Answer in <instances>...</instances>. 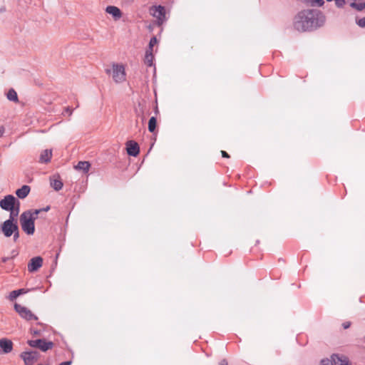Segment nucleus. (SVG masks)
Segmentation results:
<instances>
[{
  "instance_id": "nucleus-1",
  "label": "nucleus",
  "mask_w": 365,
  "mask_h": 365,
  "mask_svg": "<svg viewBox=\"0 0 365 365\" xmlns=\"http://www.w3.org/2000/svg\"><path fill=\"white\" fill-rule=\"evenodd\" d=\"M326 18L317 9H305L299 11L294 17V27L300 32L312 31L322 26Z\"/></svg>"
},
{
  "instance_id": "nucleus-2",
  "label": "nucleus",
  "mask_w": 365,
  "mask_h": 365,
  "mask_svg": "<svg viewBox=\"0 0 365 365\" xmlns=\"http://www.w3.org/2000/svg\"><path fill=\"white\" fill-rule=\"evenodd\" d=\"M36 220V217L33 216L31 210H26L20 215V224L25 233L29 235H34L35 232Z\"/></svg>"
},
{
  "instance_id": "nucleus-3",
  "label": "nucleus",
  "mask_w": 365,
  "mask_h": 365,
  "mask_svg": "<svg viewBox=\"0 0 365 365\" xmlns=\"http://www.w3.org/2000/svg\"><path fill=\"white\" fill-rule=\"evenodd\" d=\"M149 14L156 19L155 24L159 27L168 19L166 17L165 7L161 5L150 6L149 8Z\"/></svg>"
},
{
  "instance_id": "nucleus-4",
  "label": "nucleus",
  "mask_w": 365,
  "mask_h": 365,
  "mask_svg": "<svg viewBox=\"0 0 365 365\" xmlns=\"http://www.w3.org/2000/svg\"><path fill=\"white\" fill-rule=\"evenodd\" d=\"M17 227L18 223L16 220L8 219L1 225L0 230L5 237H10L12 236Z\"/></svg>"
},
{
  "instance_id": "nucleus-5",
  "label": "nucleus",
  "mask_w": 365,
  "mask_h": 365,
  "mask_svg": "<svg viewBox=\"0 0 365 365\" xmlns=\"http://www.w3.org/2000/svg\"><path fill=\"white\" fill-rule=\"evenodd\" d=\"M27 344L34 348H38L41 351L46 352L49 349H51L54 344L52 341H46L44 339H38L35 340H28Z\"/></svg>"
},
{
  "instance_id": "nucleus-6",
  "label": "nucleus",
  "mask_w": 365,
  "mask_h": 365,
  "mask_svg": "<svg viewBox=\"0 0 365 365\" xmlns=\"http://www.w3.org/2000/svg\"><path fill=\"white\" fill-rule=\"evenodd\" d=\"M24 365H34L40 358V354L37 351H26L20 354Z\"/></svg>"
},
{
  "instance_id": "nucleus-7",
  "label": "nucleus",
  "mask_w": 365,
  "mask_h": 365,
  "mask_svg": "<svg viewBox=\"0 0 365 365\" xmlns=\"http://www.w3.org/2000/svg\"><path fill=\"white\" fill-rule=\"evenodd\" d=\"M14 307L15 311L19 314V315L21 318L27 321L38 319V317L34 314H33L32 312L27 307L21 306V304H19L17 303H15Z\"/></svg>"
},
{
  "instance_id": "nucleus-8",
  "label": "nucleus",
  "mask_w": 365,
  "mask_h": 365,
  "mask_svg": "<svg viewBox=\"0 0 365 365\" xmlns=\"http://www.w3.org/2000/svg\"><path fill=\"white\" fill-rule=\"evenodd\" d=\"M112 76L115 83H121L125 80V68L123 65L113 64Z\"/></svg>"
},
{
  "instance_id": "nucleus-9",
  "label": "nucleus",
  "mask_w": 365,
  "mask_h": 365,
  "mask_svg": "<svg viewBox=\"0 0 365 365\" xmlns=\"http://www.w3.org/2000/svg\"><path fill=\"white\" fill-rule=\"evenodd\" d=\"M17 200L18 199L16 198L14 195H7L0 200V207L2 210L9 212L14 207Z\"/></svg>"
},
{
  "instance_id": "nucleus-10",
  "label": "nucleus",
  "mask_w": 365,
  "mask_h": 365,
  "mask_svg": "<svg viewBox=\"0 0 365 365\" xmlns=\"http://www.w3.org/2000/svg\"><path fill=\"white\" fill-rule=\"evenodd\" d=\"M43 264V258L40 256L33 257L28 264V271L29 272H36Z\"/></svg>"
},
{
  "instance_id": "nucleus-11",
  "label": "nucleus",
  "mask_w": 365,
  "mask_h": 365,
  "mask_svg": "<svg viewBox=\"0 0 365 365\" xmlns=\"http://www.w3.org/2000/svg\"><path fill=\"white\" fill-rule=\"evenodd\" d=\"M126 151L128 155L136 157L140 153V147L134 140H128L126 143Z\"/></svg>"
},
{
  "instance_id": "nucleus-12",
  "label": "nucleus",
  "mask_w": 365,
  "mask_h": 365,
  "mask_svg": "<svg viewBox=\"0 0 365 365\" xmlns=\"http://www.w3.org/2000/svg\"><path fill=\"white\" fill-rule=\"evenodd\" d=\"M0 348L4 354H8L12 351L13 343L10 339L2 338L0 339Z\"/></svg>"
},
{
  "instance_id": "nucleus-13",
  "label": "nucleus",
  "mask_w": 365,
  "mask_h": 365,
  "mask_svg": "<svg viewBox=\"0 0 365 365\" xmlns=\"http://www.w3.org/2000/svg\"><path fill=\"white\" fill-rule=\"evenodd\" d=\"M106 12L110 14L115 20H118L122 16L120 9L115 6H108L106 8Z\"/></svg>"
},
{
  "instance_id": "nucleus-14",
  "label": "nucleus",
  "mask_w": 365,
  "mask_h": 365,
  "mask_svg": "<svg viewBox=\"0 0 365 365\" xmlns=\"http://www.w3.org/2000/svg\"><path fill=\"white\" fill-rule=\"evenodd\" d=\"M52 157V150L46 149L43 150L39 157V162L41 163H48L51 161Z\"/></svg>"
},
{
  "instance_id": "nucleus-15",
  "label": "nucleus",
  "mask_w": 365,
  "mask_h": 365,
  "mask_svg": "<svg viewBox=\"0 0 365 365\" xmlns=\"http://www.w3.org/2000/svg\"><path fill=\"white\" fill-rule=\"evenodd\" d=\"M31 188L29 185H24L16 190V195L20 199H24L29 194Z\"/></svg>"
},
{
  "instance_id": "nucleus-16",
  "label": "nucleus",
  "mask_w": 365,
  "mask_h": 365,
  "mask_svg": "<svg viewBox=\"0 0 365 365\" xmlns=\"http://www.w3.org/2000/svg\"><path fill=\"white\" fill-rule=\"evenodd\" d=\"M30 291V289H24V288H22V289H16V290H14L12 292H10L9 297H8V299L10 300V301H14V299H16L19 296L21 295V294H26L28 293Z\"/></svg>"
},
{
  "instance_id": "nucleus-17",
  "label": "nucleus",
  "mask_w": 365,
  "mask_h": 365,
  "mask_svg": "<svg viewBox=\"0 0 365 365\" xmlns=\"http://www.w3.org/2000/svg\"><path fill=\"white\" fill-rule=\"evenodd\" d=\"M20 205H21V203H20L19 200H18L16 202L14 207L9 211L10 212L9 219L13 220H16V217L19 215V213L20 211Z\"/></svg>"
},
{
  "instance_id": "nucleus-18",
  "label": "nucleus",
  "mask_w": 365,
  "mask_h": 365,
  "mask_svg": "<svg viewBox=\"0 0 365 365\" xmlns=\"http://www.w3.org/2000/svg\"><path fill=\"white\" fill-rule=\"evenodd\" d=\"M63 182L60 179V176L58 175L57 178H51V186L56 190L59 191L63 187Z\"/></svg>"
},
{
  "instance_id": "nucleus-19",
  "label": "nucleus",
  "mask_w": 365,
  "mask_h": 365,
  "mask_svg": "<svg viewBox=\"0 0 365 365\" xmlns=\"http://www.w3.org/2000/svg\"><path fill=\"white\" fill-rule=\"evenodd\" d=\"M91 167V164L88 161H79L75 166V168L78 170H82L84 173H87Z\"/></svg>"
},
{
  "instance_id": "nucleus-20",
  "label": "nucleus",
  "mask_w": 365,
  "mask_h": 365,
  "mask_svg": "<svg viewBox=\"0 0 365 365\" xmlns=\"http://www.w3.org/2000/svg\"><path fill=\"white\" fill-rule=\"evenodd\" d=\"M154 56L153 51L146 50L144 58V63L148 66H152L153 65Z\"/></svg>"
},
{
  "instance_id": "nucleus-21",
  "label": "nucleus",
  "mask_w": 365,
  "mask_h": 365,
  "mask_svg": "<svg viewBox=\"0 0 365 365\" xmlns=\"http://www.w3.org/2000/svg\"><path fill=\"white\" fill-rule=\"evenodd\" d=\"M6 98L10 101H13V102L19 101L17 93L13 88H11L9 90V91L6 94Z\"/></svg>"
},
{
  "instance_id": "nucleus-22",
  "label": "nucleus",
  "mask_w": 365,
  "mask_h": 365,
  "mask_svg": "<svg viewBox=\"0 0 365 365\" xmlns=\"http://www.w3.org/2000/svg\"><path fill=\"white\" fill-rule=\"evenodd\" d=\"M157 126V118L155 116H152L148 121V130L150 133H154Z\"/></svg>"
},
{
  "instance_id": "nucleus-23",
  "label": "nucleus",
  "mask_w": 365,
  "mask_h": 365,
  "mask_svg": "<svg viewBox=\"0 0 365 365\" xmlns=\"http://www.w3.org/2000/svg\"><path fill=\"white\" fill-rule=\"evenodd\" d=\"M350 6L358 11H361L365 9V1H361L359 3L351 2Z\"/></svg>"
},
{
  "instance_id": "nucleus-24",
  "label": "nucleus",
  "mask_w": 365,
  "mask_h": 365,
  "mask_svg": "<svg viewBox=\"0 0 365 365\" xmlns=\"http://www.w3.org/2000/svg\"><path fill=\"white\" fill-rule=\"evenodd\" d=\"M336 356V355H332L331 359H322L319 365H336V362L335 360Z\"/></svg>"
},
{
  "instance_id": "nucleus-25",
  "label": "nucleus",
  "mask_w": 365,
  "mask_h": 365,
  "mask_svg": "<svg viewBox=\"0 0 365 365\" xmlns=\"http://www.w3.org/2000/svg\"><path fill=\"white\" fill-rule=\"evenodd\" d=\"M157 43L158 39L156 36H153L149 41L148 48L146 50L153 51V48L155 44H157Z\"/></svg>"
},
{
  "instance_id": "nucleus-26",
  "label": "nucleus",
  "mask_w": 365,
  "mask_h": 365,
  "mask_svg": "<svg viewBox=\"0 0 365 365\" xmlns=\"http://www.w3.org/2000/svg\"><path fill=\"white\" fill-rule=\"evenodd\" d=\"M13 235V240L14 242H16L19 238V226L17 227V228L16 229L15 232H14V234L12 235Z\"/></svg>"
},
{
  "instance_id": "nucleus-27",
  "label": "nucleus",
  "mask_w": 365,
  "mask_h": 365,
  "mask_svg": "<svg viewBox=\"0 0 365 365\" xmlns=\"http://www.w3.org/2000/svg\"><path fill=\"white\" fill-rule=\"evenodd\" d=\"M312 6H322L324 5V0H310Z\"/></svg>"
},
{
  "instance_id": "nucleus-28",
  "label": "nucleus",
  "mask_w": 365,
  "mask_h": 365,
  "mask_svg": "<svg viewBox=\"0 0 365 365\" xmlns=\"http://www.w3.org/2000/svg\"><path fill=\"white\" fill-rule=\"evenodd\" d=\"M334 1H335L336 6L338 8H342L344 6V4H346L345 0H334Z\"/></svg>"
},
{
  "instance_id": "nucleus-29",
  "label": "nucleus",
  "mask_w": 365,
  "mask_h": 365,
  "mask_svg": "<svg viewBox=\"0 0 365 365\" xmlns=\"http://www.w3.org/2000/svg\"><path fill=\"white\" fill-rule=\"evenodd\" d=\"M356 24L359 26L361 28L365 27V17L359 19L358 21H356Z\"/></svg>"
},
{
  "instance_id": "nucleus-30",
  "label": "nucleus",
  "mask_w": 365,
  "mask_h": 365,
  "mask_svg": "<svg viewBox=\"0 0 365 365\" xmlns=\"http://www.w3.org/2000/svg\"><path fill=\"white\" fill-rule=\"evenodd\" d=\"M336 359H337L338 361L340 362V365H351L349 364V361L346 359H341L337 355L336 356Z\"/></svg>"
},
{
  "instance_id": "nucleus-31",
  "label": "nucleus",
  "mask_w": 365,
  "mask_h": 365,
  "mask_svg": "<svg viewBox=\"0 0 365 365\" xmlns=\"http://www.w3.org/2000/svg\"><path fill=\"white\" fill-rule=\"evenodd\" d=\"M73 110L69 107H66L64 109V111L63 113V115L67 114L68 116H71L72 115Z\"/></svg>"
},
{
  "instance_id": "nucleus-32",
  "label": "nucleus",
  "mask_w": 365,
  "mask_h": 365,
  "mask_svg": "<svg viewBox=\"0 0 365 365\" xmlns=\"http://www.w3.org/2000/svg\"><path fill=\"white\" fill-rule=\"evenodd\" d=\"M32 210L33 216L36 217H37L38 215L41 212L40 209H36V210Z\"/></svg>"
},
{
  "instance_id": "nucleus-33",
  "label": "nucleus",
  "mask_w": 365,
  "mask_h": 365,
  "mask_svg": "<svg viewBox=\"0 0 365 365\" xmlns=\"http://www.w3.org/2000/svg\"><path fill=\"white\" fill-rule=\"evenodd\" d=\"M351 326V322H346L342 324V327L344 329H348Z\"/></svg>"
},
{
  "instance_id": "nucleus-34",
  "label": "nucleus",
  "mask_w": 365,
  "mask_h": 365,
  "mask_svg": "<svg viewBox=\"0 0 365 365\" xmlns=\"http://www.w3.org/2000/svg\"><path fill=\"white\" fill-rule=\"evenodd\" d=\"M221 154L223 158H230V155L226 151L222 150Z\"/></svg>"
},
{
  "instance_id": "nucleus-35",
  "label": "nucleus",
  "mask_w": 365,
  "mask_h": 365,
  "mask_svg": "<svg viewBox=\"0 0 365 365\" xmlns=\"http://www.w3.org/2000/svg\"><path fill=\"white\" fill-rule=\"evenodd\" d=\"M219 365H228V362L227 359H223L220 361Z\"/></svg>"
},
{
  "instance_id": "nucleus-36",
  "label": "nucleus",
  "mask_w": 365,
  "mask_h": 365,
  "mask_svg": "<svg viewBox=\"0 0 365 365\" xmlns=\"http://www.w3.org/2000/svg\"><path fill=\"white\" fill-rule=\"evenodd\" d=\"M18 255V252L16 250L11 251V256L10 257L11 259L14 258Z\"/></svg>"
},
{
  "instance_id": "nucleus-37",
  "label": "nucleus",
  "mask_w": 365,
  "mask_h": 365,
  "mask_svg": "<svg viewBox=\"0 0 365 365\" xmlns=\"http://www.w3.org/2000/svg\"><path fill=\"white\" fill-rule=\"evenodd\" d=\"M11 258L9 257H3L1 258V262H4V263H6L7 261H9V259H11Z\"/></svg>"
},
{
  "instance_id": "nucleus-38",
  "label": "nucleus",
  "mask_w": 365,
  "mask_h": 365,
  "mask_svg": "<svg viewBox=\"0 0 365 365\" xmlns=\"http://www.w3.org/2000/svg\"><path fill=\"white\" fill-rule=\"evenodd\" d=\"M5 128L4 126H0V138L3 135L4 133Z\"/></svg>"
},
{
  "instance_id": "nucleus-39",
  "label": "nucleus",
  "mask_w": 365,
  "mask_h": 365,
  "mask_svg": "<svg viewBox=\"0 0 365 365\" xmlns=\"http://www.w3.org/2000/svg\"><path fill=\"white\" fill-rule=\"evenodd\" d=\"M50 206H46V207L41 208V212H48L50 210Z\"/></svg>"
},
{
  "instance_id": "nucleus-40",
  "label": "nucleus",
  "mask_w": 365,
  "mask_h": 365,
  "mask_svg": "<svg viewBox=\"0 0 365 365\" xmlns=\"http://www.w3.org/2000/svg\"><path fill=\"white\" fill-rule=\"evenodd\" d=\"M71 363L72 362L71 361H66L59 364L58 365H71Z\"/></svg>"
},
{
  "instance_id": "nucleus-41",
  "label": "nucleus",
  "mask_w": 365,
  "mask_h": 365,
  "mask_svg": "<svg viewBox=\"0 0 365 365\" xmlns=\"http://www.w3.org/2000/svg\"><path fill=\"white\" fill-rule=\"evenodd\" d=\"M106 73L107 74H110V73H111V70H110V69H109V68H106Z\"/></svg>"
},
{
  "instance_id": "nucleus-42",
  "label": "nucleus",
  "mask_w": 365,
  "mask_h": 365,
  "mask_svg": "<svg viewBox=\"0 0 365 365\" xmlns=\"http://www.w3.org/2000/svg\"><path fill=\"white\" fill-rule=\"evenodd\" d=\"M155 113L156 115L159 113L158 108L157 106L155 108Z\"/></svg>"
},
{
  "instance_id": "nucleus-43",
  "label": "nucleus",
  "mask_w": 365,
  "mask_h": 365,
  "mask_svg": "<svg viewBox=\"0 0 365 365\" xmlns=\"http://www.w3.org/2000/svg\"><path fill=\"white\" fill-rule=\"evenodd\" d=\"M34 334L38 335V334H39V331H34Z\"/></svg>"
},
{
  "instance_id": "nucleus-44",
  "label": "nucleus",
  "mask_w": 365,
  "mask_h": 365,
  "mask_svg": "<svg viewBox=\"0 0 365 365\" xmlns=\"http://www.w3.org/2000/svg\"><path fill=\"white\" fill-rule=\"evenodd\" d=\"M5 11V8H4H4H1V9H0V12H3V11Z\"/></svg>"
},
{
  "instance_id": "nucleus-45",
  "label": "nucleus",
  "mask_w": 365,
  "mask_h": 365,
  "mask_svg": "<svg viewBox=\"0 0 365 365\" xmlns=\"http://www.w3.org/2000/svg\"><path fill=\"white\" fill-rule=\"evenodd\" d=\"M364 339H365V336H364Z\"/></svg>"
}]
</instances>
